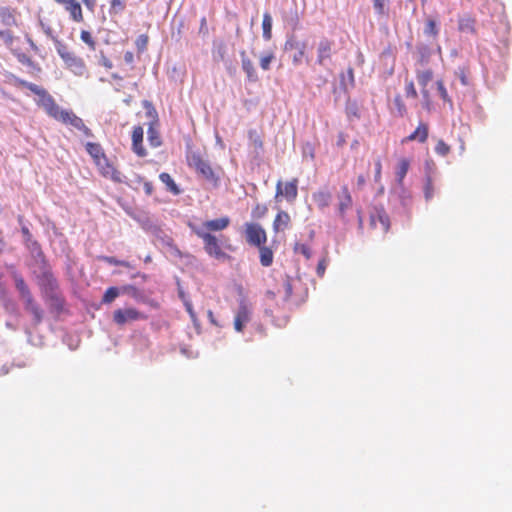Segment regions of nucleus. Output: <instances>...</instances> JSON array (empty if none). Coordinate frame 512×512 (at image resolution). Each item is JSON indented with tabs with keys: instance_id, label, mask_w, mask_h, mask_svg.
I'll use <instances>...</instances> for the list:
<instances>
[{
	"instance_id": "c756f323",
	"label": "nucleus",
	"mask_w": 512,
	"mask_h": 512,
	"mask_svg": "<svg viewBox=\"0 0 512 512\" xmlns=\"http://www.w3.org/2000/svg\"><path fill=\"white\" fill-rule=\"evenodd\" d=\"M66 66L77 76H82L85 72V65L81 58L74 56L68 62Z\"/></svg>"
},
{
	"instance_id": "2eb2a0df",
	"label": "nucleus",
	"mask_w": 512,
	"mask_h": 512,
	"mask_svg": "<svg viewBox=\"0 0 512 512\" xmlns=\"http://www.w3.org/2000/svg\"><path fill=\"white\" fill-rule=\"evenodd\" d=\"M433 53L434 49L430 45L423 42L417 43L415 51L416 63L421 67L427 66Z\"/></svg>"
},
{
	"instance_id": "72a5a7b5",
	"label": "nucleus",
	"mask_w": 512,
	"mask_h": 512,
	"mask_svg": "<svg viewBox=\"0 0 512 512\" xmlns=\"http://www.w3.org/2000/svg\"><path fill=\"white\" fill-rule=\"evenodd\" d=\"M147 140L149 142V145L153 148H157L162 145L161 136L158 130L154 127L153 123L149 124L147 130Z\"/></svg>"
},
{
	"instance_id": "680f3d73",
	"label": "nucleus",
	"mask_w": 512,
	"mask_h": 512,
	"mask_svg": "<svg viewBox=\"0 0 512 512\" xmlns=\"http://www.w3.org/2000/svg\"><path fill=\"white\" fill-rule=\"evenodd\" d=\"M449 151L450 147L443 140H439L435 146V152L441 156H446Z\"/></svg>"
},
{
	"instance_id": "c85d7f7f",
	"label": "nucleus",
	"mask_w": 512,
	"mask_h": 512,
	"mask_svg": "<svg viewBox=\"0 0 512 512\" xmlns=\"http://www.w3.org/2000/svg\"><path fill=\"white\" fill-rule=\"evenodd\" d=\"M230 223L228 217H222L218 219L208 220L203 225L206 229L211 231H220L225 229Z\"/></svg>"
},
{
	"instance_id": "603ef678",
	"label": "nucleus",
	"mask_w": 512,
	"mask_h": 512,
	"mask_svg": "<svg viewBox=\"0 0 512 512\" xmlns=\"http://www.w3.org/2000/svg\"><path fill=\"white\" fill-rule=\"evenodd\" d=\"M249 139L256 150H262L263 142L255 130L249 131Z\"/></svg>"
},
{
	"instance_id": "09e8293b",
	"label": "nucleus",
	"mask_w": 512,
	"mask_h": 512,
	"mask_svg": "<svg viewBox=\"0 0 512 512\" xmlns=\"http://www.w3.org/2000/svg\"><path fill=\"white\" fill-rule=\"evenodd\" d=\"M283 288H284V296H283V304L286 303L289 298L292 295L293 287L291 283V278L288 275H285L284 281H283Z\"/></svg>"
},
{
	"instance_id": "7ed1b4c3",
	"label": "nucleus",
	"mask_w": 512,
	"mask_h": 512,
	"mask_svg": "<svg viewBox=\"0 0 512 512\" xmlns=\"http://www.w3.org/2000/svg\"><path fill=\"white\" fill-rule=\"evenodd\" d=\"M196 235L201 238L204 242V249L209 256L216 258L217 260L225 261L230 258V256L222 251L219 240L213 234L204 231L203 229H198L195 231Z\"/></svg>"
},
{
	"instance_id": "9d476101",
	"label": "nucleus",
	"mask_w": 512,
	"mask_h": 512,
	"mask_svg": "<svg viewBox=\"0 0 512 512\" xmlns=\"http://www.w3.org/2000/svg\"><path fill=\"white\" fill-rule=\"evenodd\" d=\"M21 233L23 235L24 243L26 247L30 250L32 256L35 258V261L39 262L42 259H46L41 249V245L38 243V241L33 239V236L29 228L27 226H22Z\"/></svg>"
},
{
	"instance_id": "a18cd8bd",
	"label": "nucleus",
	"mask_w": 512,
	"mask_h": 512,
	"mask_svg": "<svg viewBox=\"0 0 512 512\" xmlns=\"http://www.w3.org/2000/svg\"><path fill=\"white\" fill-rule=\"evenodd\" d=\"M433 72L431 69H426L424 71L418 72L417 81L420 86L426 87L427 84L432 80Z\"/></svg>"
},
{
	"instance_id": "7c9ffc66",
	"label": "nucleus",
	"mask_w": 512,
	"mask_h": 512,
	"mask_svg": "<svg viewBox=\"0 0 512 512\" xmlns=\"http://www.w3.org/2000/svg\"><path fill=\"white\" fill-rule=\"evenodd\" d=\"M458 29L462 33L474 34L475 30V19L470 16H464L458 21Z\"/></svg>"
},
{
	"instance_id": "4468645a",
	"label": "nucleus",
	"mask_w": 512,
	"mask_h": 512,
	"mask_svg": "<svg viewBox=\"0 0 512 512\" xmlns=\"http://www.w3.org/2000/svg\"><path fill=\"white\" fill-rule=\"evenodd\" d=\"M370 223L376 227L380 223L382 230L387 232L390 228V219L383 206H374L370 212Z\"/></svg>"
},
{
	"instance_id": "ddd939ff",
	"label": "nucleus",
	"mask_w": 512,
	"mask_h": 512,
	"mask_svg": "<svg viewBox=\"0 0 512 512\" xmlns=\"http://www.w3.org/2000/svg\"><path fill=\"white\" fill-rule=\"evenodd\" d=\"M37 105L41 106L45 112L54 119H56L63 110L56 104L54 98L47 91L39 97Z\"/></svg>"
},
{
	"instance_id": "a19ab883",
	"label": "nucleus",
	"mask_w": 512,
	"mask_h": 512,
	"mask_svg": "<svg viewBox=\"0 0 512 512\" xmlns=\"http://www.w3.org/2000/svg\"><path fill=\"white\" fill-rule=\"evenodd\" d=\"M424 34L427 37L436 38L439 34V27L437 22L434 19H427L424 27Z\"/></svg>"
},
{
	"instance_id": "58836bf2",
	"label": "nucleus",
	"mask_w": 512,
	"mask_h": 512,
	"mask_svg": "<svg viewBox=\"0 0 512 512\" xmlns=\"http://www.w3.org/2000/svg\"><path fill=\"white\" fill-rule=\"evenodd\" d=\"M0 17H1L2 23L5 26H14L17 24L16 18L14 16L13 12L8 7L0 8Z\"/></svg>"
},
{
	"instance_id": "69168bd1",
	"label": "nucleus",
	"mask_w": 512,
	"mask_h": 512,
	"mask_svg": "<svg viewBox=\"0 0 512 512\" xmlns=\"http://www.w3.org/2000/svg\"><path fill=\"white\" fill-rule=\"evenodd\" d=\"M80 37H81V40L84 43L88 44L92 48L94 47L95 41L93 40V37H92L90 32L83 30L81 32V36Z\"/></svg>"
},
{
	"instance_id": "b1692460",
	"label": "nucleus",
	"mask_w": 512,
	"mask_h": 512,
	"mask_svg": "<svg viewBox=\"0 0 512 512\" xmlns=\"http://www.w3.org/2000/svg\"><path fill=\"white\" fill-rule=\"evenodd\" d=\"M283 22L289 27L292 31H296L300 25V18L298 14L297 7L290 8L289 10L283 13Z\"/></svg>"
},
{
	"instance_id": "bb28decb",
	"label": "nucleus",
	"mask_w": 512,
	"mask_h": 512,
	"mask_svg": "<svg viewBox=\"0 0 512 512\" xmlns=\"http://www.w3.org/2000/svg\"><path fill=\"white\" fill-rule=\"evenodd\" d=\"M312 198L320 209H324L330 205L332 194L328 189H322L313 193Z\"/></svg>"
},
{
	"instance_id": "c03bdc74",
	"label": "nucleus",
	"mask_w": 512,
	"mask_h": 512,
	"mask_svg": "<svg viewBox=\"0 0 512 512\" xmlns=\"http://www.w3.org/2000/svg\"><path fill=\"white\" fill-rule=\"evenodd\" d=\"M227 48L224 43H219L214 46L213 59L217 62H224L226 57Z\"/></svg>"
},
{
	"instance_id": "4c0bfd02",
	"label": "nucleus",
	"mask_w": 512,
	"mask_h": 512,
	"mask_svg": "<svg viewBox=\"0 0 512 512\" xmlns=\"http://www.w3.org/2000/svg\"><path fill=\"white\" fill-rule=\"evenodd\" d=\"M105 163V167H103V175L104 176H110V178L116 182V183H122L123 180H122V174L120 171H118L116 168H114L110 163L109 161L107 160V162H104Z\"/></svg>"
},
{
	"instance_id": "cd10ccee",
	"label": "nucleus",
	"mask_w": 512,
	"mask_h": 512,
	"mask_svg": "<svg viewBox=\"0 0 512 512\" xmlns=\"http://www.w3.org/2000/svg\"><path fill=\"white\" fill-rule=\"evenodd\" d=\"M428 138V125L420 122L416 130L408 136L410 141H418L424 143Z\"/></svg>"
},
{
	"instance_id": "4d7b16f0",
	"label": "nucleus",
	"mask_w": 512,
	"mask_h": 512,
	"mask_svg": "<svg viewBox=\"0 0 512 512\" xmlns=\"http://www.w3.org/2000/svg\"><path fill=\"white\" fill-rule=\"evenodd\" d=\"M184 306H185V309L186 311L188 312L193 324L195 327H198L199 326V323H198V319H197V316H196V313L193 309V305L191 303L190 300H184Z\"/></svg>"
},
{
	"instance_id": "2f4dec72",
	"label": "nucleus",
	"mask_w": 512,
	"mask_h": 512,
	"mask_svg": "<svg viewBox=\"0 0 512 512\" xmlns=\"http://www.w3.org/2000/svg\"><path fill=\"white\" fill-rule=\"evenodd\" d=\"M160 181L166 185L167 190L171 192L174 195H179L181 193V189L178 187V185L175 183L173 178L170 176V174L166 172H162L159 175Z\"/></svg>"
},
{
	"instance_id": "f03ea898",
	"label": "nucleus",
	"mask_w": 512,
	"mask_h": 512,
	"mask_svg": "<svg viewBox=\"0 0 512 512\" xmlns=\"http://www.w3.org/2000/svg\"><path fill=\"white\" fill-rule=\"evenodd\" d=\"M39 263V273L36 274L37 283L40 287L42 296H46L59 290V284L51 271L46 259H42Z\"/></svg>"
},
{
	"instance_id": "dca6fc26",
	"label": "nucleus",
	"mask_w": 512,
	"mask_h": 512,
	"mask_svg": "<svg viewBox=\"0 0 512 512\" xmlns=\"http://www.w3.org/2000/svg\"><path fill=\"white\" fill-rule=\"evenodd\" d=\"M298 180L293 179L285 184L284 190L282 189V182L278 181L276 185V197L282 195L287 201H293L298 195L297 189Z\"/></svg>"
},
{
	"instance_id": "a878e982",
	"label": "nucleus",
	"mask_w": 512,
	"mask_h": 512,
	"mask_svg": "<svg viewBox=\"0 0 512 512\" xmlns=\"http://www.w3.org/2000/svg\"><path fill=\"white\" fill-rule=\"evenodd\" d=\"M394 198L400 202L404 210H406L407 206L411 202V195L405 189L404 185H397V187L393 189L391 192V200Z\"/></svg>"
},
{
	"instance_id": "412c9836",
	"label": "nucleus",
	"mask_w": 512,
	"mask_h": 512,
	"mask_svg": "<svg viewBox=\"0 0 512 512\" xmlns=\"http://www.w3.org/2000/svg\"><path fill=\"white\" fill-rule=\"evenodd\" d=\"M242 70L246 73L247 80L255 83L259 80L256 69L254 68L253 62L247 57L246 52L242 50L240 52Z\"/></svg>"
},
{
	"instance_id": "052dcab7",
	"label": "nucleus",
	"mask_w": 512,
	"mask_h": 512,
	"mask_svg": "<svg viewBox=\"0 0 512 512\" xmlns=\"http://www.w3.org/2000/svg\"><path fill=\"white\" fill-rule=\"evenodd\" d=\"M125 9V0H112L110 14L122 12Z\"/></svg>"
},
{
	"instance_id": "774afa93",
	"label": "nucleus",
	"mask_w": 512,
	"mask_h": 512,
	"mask_svg": "<svg viewBox=\"0 0 512 512\" xmlns=\"http://www.w3.org/2000/svg\"><path fill=\"white\" fill-rule=\"evenodd\" d=\"M0 39H2L6 44H11L13 42V36L11 31L0 30Z\"/></svg>"
},
{
	"instance_id": "1a4fd4ad",
	"label": "nucleus",
	"mask_w": 512,
	"mask_h": 512,
	"mask_svg": "<svg viewBox=\"0 0 512 512\" xmlns=\"http://www.w3.org/2000/svg\"><path fill=\"white\" fill-rule=\"evenodd\" d=\"M143 318L144 315L135 308L117 309L113 313V321L119 326H123L129 322Z\"/></svg>"
},
{
	"instance_id": "3c124183",
	"label": "nucleus",
	"mask_w": 512,
	"mask_h": 512,
	"mask_svg": "<svg viewBox=\"0 0 512 512\" xmlns=\"http://www.w3.org/2000/svg\"><path fill=\"white\" fill-rule=\"evenodd\" d=\"M436 85H437V91H438L441 99L444 102H447L452 106V100H451L450 96L448 95L447 89L445 88L443 81L438 80L436 82Z\"/></svg>"
},
{
	"instance_id": "79ce46f5",
	"label": "nucleus",
	"mask_w": 512,
	"mask_h": 512,
	"mask_svg": "<svg viewBox=\"0 0 512 512\" xmlns=\"http://www.w3.org/2000/svg\"><path fill=\"white\" fill-rule=\"evenodd\" d=\"M345 110H346L347 117L349 119H352V118L359 119L360 118L359 107H358V104L356 101H351L350 99H348L347 103H346Z\"/></svg>"
},
{
	"instance_id": "f8f14e48",
	"label": "nucleus",
	"mask_w": 512,
	"mask_h": 512,
	"mask_svg": "<svg viewBox=\"0 0 512 512\" xmlns=\"http://www.w3.org/2000/svg\"><path fill=\"white\" fill-rule=\"evenodd\" d=\"M10 269V276L14 281L15 288L19 293L20 299L24 302L25 300L31 298L33 295L21 273H19L13 266H11Z\"/></svg>"
},
{
	"instance_id": "864d4df0",
	"label": "nucleus",
	"mask_w": 512,
	"mask_h": 512,
	"mask_svg": "<svg viewBox=\"0 0 512 512\" xmlns=\"http://www.w3.org/2000/svg\"><path fill=\"white\" fill-rule=\"evenodd\" d=\"M434 195V188L432 179L430 176L426 177L425 185H424V196L427 201L431 200Z\"/></svg>"
},
{
	"instance_id": "f704fd0d",
	"label": "nucleus",
	"mask_w": 512,
	"mask_h": 512,
	"mask_svg": "<svg viewBox=\"0 0 512 512\" xmlns=\"http://www.w3.org/2000/svg\"><path fill=\"white\" fill-rule=\"evenodd\" d=\"M66 10L70 12L74 21L81 22L83 20L81 5L76 0H70L66 5Z\"/></svg>"
},
{
	"instance_id": "9b49d317",
	"label": "nucleus",
	"mask_w": 512,
	"mask_h": 512,
	"mask_svg": "<svg viewBox=\"0 0 512 512\" xmlns=\"http://www.w3.org/2000/svg\"><path fill=\"white\" fill-rule=\"evenodd\" d=\"M337 199V214L341 219L344 220L347 210L350 209L353 204L352 196L347 185H343L340 188V191L337 194Z\"/></svg>"
},
{
	"instance_id": "37998d69",
	"label": "nucleus",
	"mask_w": 512,
	"mask_h": 512,
	"mask_svg": "<svg viewBox=\"0 0 512 512\" xmlns=\"http://www.w3.org/2000/svg\"><path fill=\"white\" fill-rule=\"evenodd\" d=\"M119 295H120V288L115 287V286L109 287L105 291V293L102 297V302L109 304V303L113 302Z\"/></svg>"
},
{
	"instance_id": "6e6552de",
	"label": "nucleus",
	"mask_w": 512,
	"mask_h": 512,
	"mask_svg": "<svg viewBox=\"0 0 512 512\" xmlns=\"http://www.w3.org/2000/svg\"><path fill=\"white\" fill-rule=\"evenodd\" d=\"M246 240L250 245L260 247L266 242V232L257 223L246 224Z\"/></svg>"
},
{
	"instance_id": "423d86ee",
	"label": "nucleus",
	"mask_w": 512,
	"mask_h": 512,
	"mask_svg": "<svg viewBox=\"0 0 512 512\" xmlns=\"http://www.w3.org/2000/svg\"><path fill=\"white\" fill-rule=\"evenodd\" d=\"M252 309L247 299L241 296L238 300V308L234 318V329L242 332L245 325L251 320Z\"/></svg>"
},
{
	"instance_id": "ea45409f",
	"label": "nucleus",
	"mask_w": 512,
	"mask_h": 512,
	"mask_svg": "<svg viewBox=\"0 0 512 512\" xmlns=\"http://www.w3.org/2000/svg\"><path fill=\"white\" fill-rule=\"evenodd\" d=\"M260 263L264 267H269L273 262V252L269 247L260 246Z\"/></svg>"
},
{
	"instance_id": "de8ad7c7",
	"label": "nucleus",
	"mask_w": 512,
	"mask_h": 512,
	"mask_svg": "<svg viewBox=\"0 0 512 512\" xmlns=\"http://www.w3.org/2000/svg\"><path fill=\"white\" fill-rule=\"evenodd\" d=\"M143 106H144V108L146 109V115H147V117L152 119V122H151V123H153V125H154L155 123H157V122H158V118H157V117H158V114H157L156 109H155V108H154V106L152 105V103H151V102H149L148 100H145V101H143Z\"/></svg>"
},
{
	"instance_id": "c9c22d12",
	"label": "nucleus",
	"mask_w": 512,
	"mask_h": 512,
	"mask_svg": "<svg viewBox=\"0 0 512 512\" xmlns=\"http://www.w3.org/2000/svg\"><path fill=\"white\" fill-rule=\"evenodd\" d=\"M409 165H410V163L407 159H401L399 161L397 170H396L397 185H399V186L403 185V180L408 172Z\"/></svg>"
},
{
	"instance_id": "aec40b11",
	"label": "nucleus",
	"mask_w": 512,
	"mask_h": 512,
	"mask_svg": "<svg viewBox=\"0 0 512 512\" xmlns=\"http://www.w3.org/2000/svg\"><path fill=\"white\" fill-rule=\"evenodd\" d=\"M132 218L139 223L141 228L148 234H152L155 229L159 226L157 221H155L148 214L142 212L138 214L132 215Z\"/></svg>"
},
{
	"instance_id": "20e7f679",
	"label": "nucleus",
	"mask_w": 512,
	"mask_h": 512,
	"mask_svg": "<svg viewBox=\"0 0 512 512\" xmlns=\"http://www.w3.org/2000/svg\"><path fill=\"white\" fill-rule=\"evenodd\" d=\"M307 42L299 41L294 34L288 35L284 44V50L290 51L293 49H297L292 56V63L294 66H299L302 64L303 59L307 64L310 63V57L306 55Z\"/></svg>"
},
{
	"instance_id": "393cba45",
	"label": "nucleus",
	"mask_w": 512,
	"mask_h": 512,
	"mask_svg": "<svg viewBox=\"0 0 512 512\" xmlns=\"http://www.w3.org/2000/svg\"><path fill=\"white\" fill-rule=\"evenodd\" d=\"M10 82L14 86H18V87L21 86V87H25V88L29 89L32 93H34L38 97H40L46 91L43 87L36 85L34 83L28 82L26 80H23L15 75H11Z\"/></svg>"
},
{
	"instance_id": "6ab92c4d",
	"label": "nucleus",
	"mask_w": 512,
	"mask_h": 512,
	"mask_svg": "<svg viewBox=\"0 0 512 512\" xmlns=\"http://www.w3.org/2000/svg\"><path fill=\"white\" fill-rule=\"evenodd\" d=\"M49 305L50 310L56 314H61L64 311L65 300L60 291L53 292L43 297Z\"/></svg>"
},
{
	"instance_id": "39448f33",
	"label": "nucleus",
	"mask_w": 512,
	"mask_h": 512,
	"mask_svg": "<svg viewBox=\"0 0 512 512\" xmlns=\"http://www.w3.org/2000/svg\"><path fill=\"white\" fill-rule=\"evenodd\" d=\"M151 236L159 241L164 247L168 249L169 256L175 259H182L184 256H188L184 254L174 243V240L171 236H169L160 225L155 229V231L151 234Z\"/></svg>"
},
{
	"instance_id": "13d9d810",
	"label": "nucleus",
	"mask_w": 512,
	"mask_h": 512,
	"mask_svg": "<svg viewBox=\"0 0 512 512\" xmlns=\"http://www.w3.org/2000/svg\"><path fill=\"white\" fill-rule=\"evenodd\" d=\"M274 58H275V56L273 53H268V54L263 55L260 58V67L265 71L269 70L271 62L274 60Z\"/></svg>"
},
{
	"instance_id": "bf43d9fd",
	"label": "nucleus",
	"mask_w": 512,
	"mask_h": 512,
	"mask_svg": "<svg viewBox=\"0 0 512 512\" xmlns=\"http://www.w3.org/2000/svg\"><path fill=\"white\" fill-rule=\"evenodd\" d=\"M455 74L463 86H468L470 84L465 67H458Z\"/></svg>"
},
{
	"instance_id": "f3484780",
	"label": "nucleus",
	"mask_w": 512,
	"mask_h": 512,
	"mask_svg": "<svg viewBox=\"0 0 512 512\" xmlns=\"http://www.w3.org/2000/svg\"><path fill=\"white\" fill-rule=\"evenodd\" d=\"M144 130L141 126H135L132 132V151L139 157L147 155L146 149L143 147Z\"/></svg>"
},
{
	"instance_id": "5701e85b",
	"label": "nucleus",
	"mask_w": 512,
	"mask_h": 512,
	"mask_svg": "<svg viewBox=\"0 0 512 512\" xmlns=\"http://www.w3.org/2000/svg\"><path fill=\"white\" fill-rule=\"evenodd\" d=\"M85 148L98 165H101V161L107 162L108 158L99 143L87 142Z\"/></svg>"
},
{
	"instance_id": "338daca9",
	"label": "nucleus",
	"mask_w": 512,
	"mask_h": 512,
	"mask_svg": "<svg viewBox=\"0 0 512 512\" xmlns=\"http://www.w3.org/2000/svg\"><path fill=\"white\" fill-rule=\"evenodd\" d=\"M373 6L378 15L384 14L385 0H373Z\"/></svg>"
},
{
	"instance_id": "49530a36",
	"label": "nucleus",
	"mask_w": 512,
	"mask_h": 512,
	"mask_svg": "<svg viewBox=\"0 0 512 512\" xmlns=\"http://www.w3.org/2000/svg\"><path fill=\"white\" fill-rule=\"evenodd\" d=\"M99 259L109 265L123 266V267H128V268L131 267V264L128 261L119 260L113 256H101Z\"/></svg>"
},
{
	"instance_id": "5fc2aeb1",
	"label": "nucleus",
	"mask_w": 512,
	"mask_h": 512,
	"mask_svg": "<svg viewBox=\"0 0 512 512\" xmlns=\"http://www.w3.org/2000/svg\"><path fill=\"white\" fill-rule=\"evenodd\" d=\"M135 45L139 53L144 52L148 45V36L146 34L139 35L135 41Z\"/></svg>"
},
{
	"instance_id": "0e129e2a",
	"label": "nucleus",
	"mask_w": 512,
	"mask_h": 512,
	"mask_svg": "<svg viewBox=\"0 0 512 512\" xmlns=\"http://www.w3.org/2000/svg\"><path fill=\"white\" fill-rule=\"evenodd\" d=\"M267 212V207L264 205H256V207L252 210V216L253 218H261L263 217Z\"/></svg>"
},
{
	"instance_id": "473e14b6",
	"label": "nucleus",
	"mask_w": 512,
	"mask_h": 512,
	"mask_svg": "<svg viewBox=\"0 0 512 512\" xmlns=\"http://www.w3.org/2000/svg\"><path fill=\"white\" fill-rule=\"evenodd\" d=\"M290 222V216L285 211H279L273 222V229L278 232L284 230Z\"/></svg>"
},
{
	"instance_id": "e2e57ef3",
	"label": "nucleus",
	"mask_w": 512,
	"mask_h": 512,
	"mask_svg": "<svg viewBox=\"0 0 512 512\" xmlns=\"http://www.w3.org/2000/svg\"><path fill=\"white\" fill-rule=\"evenodd\" d=\"M53 40H54V44H55V49L60 57L64 54H66L67 52H69L68 47L62 41H60L54 37H53Z\"/></svg>"
},
{
	"instance_id": "e433bc0d",
	"label": "nucleus",
	"mask_w": 512,
	"mask_h": 512,
	"mask_svg": "<svg viewBox=\"0 0 512 512\" xmlns=\"http://www.w3.org/2000/svg\"><path fill=\"white\" fill-rule=\"evenodd\" d=\"M272 16L270 13L265 12L262 20L263 38L269 41L272 38Z\"/></svg>"
},
{
	"instance_id": "8fccbe9b",
	"label": "nucleus",
	"mask_w": 512,
	"mask_h": 512,
	"mask_svg": "<svg viewBox=\"0 0 512 512\" xmlns=\"http://www.w3.org/2000/svg\"><path fill=\"white\" fill-rule=\"evenodd\" d=\"M294 252L302 254L306 259L312 256L311 249L307 244L296 242L294 245Z\"/></svg>"
},
{
	"instance_id": "a211bd4d",
	"label": "nucleus",
	"mask_w": 512,
	"mask_h": 512,
	"mask_svg": "<svg viewBox=\"0 0 512 512\" xmlns=\"http://www.w3.org/2000/svg\"><path fill=\"white\" fill-rule=\"evenodd\" d=\"M24 309L31 313L33 316V325L37 326L43 321L44 317V311L43 309L37 304L33 298V296L23 302Z\"/></svg>"
},
{
	"instance_id": "0eeeda50",
	"label": "nucleus",
	"mask_w": 512,
	"mask_h": 512,
	"mask_svg": "<svg viewBox=\"0 0 512 512\" xmlns=\"http://www.w3.org/2000/svg\"><path fill=\"white\" fill-rule=\"evenodd\" d=\"M334 41L327 37H322L316 47V64L322 67H327L328 62L331 61L334 53Z\"/></svg>"
},
{
	"instance_id": "6e6d98bb",
	"label": "nucleus",
	"mask_w": 512,
	"mask_h": 512,
	"mask_svg": "<svg viewBox=\"0 0 512 512\" xmlns=\"http://www.w3.org/2000/svg\"><path fill=\"white\" fill-rule=\"evenodd\" d=\"M18 60L19 62L30 67L33 70H36L38 72L41 70L40 67L30 57H28L25 54L19 55Z\"/></svg>"
},
{
	"instance_id": "4be33fe9",
	"label": "nucleus",
	"mask_w": 512,
	"mask_h": 512,
	"mask_svg": "<svg viewBox=\"0 0 512 512\" xmlns=\"http://www.w3.org/2000/svg\"><path fill=\"white\" fill-rule=\"evenodd\" d=\"M56 120L61 121L64 124H69L77 130L84 127L83 120L69 110H62Z\"/></svg>"
},
{
	"instance_id": "f257e3e1",
	"label": "nucleus",
	"mask_w": 512,
	"mask_h": 512,
	"mask_svg": "<svg viewBox=\"0 0 512 512\" xmlns=\"http://www.w3.org/2000/svg\"><path fill=\"white\" fill-rule=\"evenodd\" d=\"M190 167L194 168L199 176L211 183L214 187L220 185V176L215 173L208 160L203 159L200 153L192 152L187 157Z\"/></svg>"
}]
</instances>
